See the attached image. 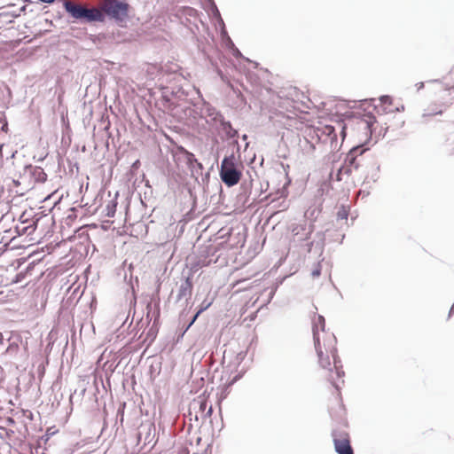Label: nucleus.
I'll list each match as a JSON object with an SVG mask.
<instances>
[{
  "label": "nucleus",
  "mask_w": 454,
  "mask_h": 454,
  "mask_svg": "<svg viewBox=\"0 0 454 454\" xmlns=\"http://www.w3.org/2000/svg\"><path fill=\"white\" fill-rule=\"evenodd\" d=\"M313 339L317 363L322 369L326 370V378L333 383L340 401V406L344 410L340 391L335 382L336 379H340L344 375L337 355V339L333 333L325 330V318L320 315L316 316L313 319Z\"/></svg>",
  "instance_id": "nucleus-1"
},
{
  "label": "nucleus",
  "mask_w": 454,
  "mask_h": 454,
  "mask_svg": "<svg viewBox=\"0 0 454 454\" xmlns=\"http://www.w3.org/2000/svg\"><path fill=\"white\" fill-rule=\"evenodd\" d=\"M454 102V84L437 83L432 101L433 114H441Z\"/></svg>",
  "instance_id": "nucleus-2"
},
{
  "label": "nucleus",
  "mask_w": 454,
  "mask_h": 454,
  "mask_svg": "<svg viewBox=\"0 0 454 454\" xmlns=\"http://www.w3.org/2000/svg\"><path fill=\"white\" fill-rule=\"evenodd\" d=\"M241 163L234 154L224 157L220 168V176L227 186L237 184L242 176Z\"/></svg>",
  "instance_id": "nucleus-3"
},
{
  "label": "nucleus",
  "mask_w": 454,
  "mask_h": 454,
  "mask_svg": "<svg viewBox=\"0 0 454 454\" xmlns=\"http://www.w3.org/2000/svg\"><path fill=\"white\" fill-rule=\"evenodd\" d=\"M332 436L335 451L338 454H354L350 436L346 429L336 428L333 431Z\"/></svg>",
  "instance_id": "nucleus-4"
},
{
  "label": "nucleus",
  "mask_w": 454,
  "mask_h": 454,
  "mask_svg": "<svg viewBox=\"0 0 454 454\" xmlns=\"http://www.w3.org/2000/svg\"><path fill=\"white\" fill-rule=\"evenodd\" d=\"M101 8L102 12L115 20H122L128 16L129 4L118 0H104Z\"/></svg>",
  "instance_id": "nucleus-5"
},
{
  "label": "nucleus",
  "mask_w": 454,
  "mask_h": 454,
  "mask_svg": "<svg viewBox=\"0 0 454 454\" xmlns=\"http://www.w3.org/2000/svg\"><path fill=\"white\" fill-rule=\"evenodd\" d=\"M321 135L327 137L332 144L337 143V132L342 137V140L346 136V126L342 120H331V123L325 124L317 128Z\"/></svg>",
  "instance_id": "nucleus-6"
},
{
  "label": "nucleus",
  "mask_w": 454,
  "mask_h": 454,
  "mask_svg": "<svg viewBox=\"0 0 454 454\" xmlns=\"http://www.w3.org/2000/svg\"><path fill=\"white\" fill-rule=\"evenodd\" d=\"M207 398L208 396L206 394H202L198 395L196 398L192 400L190 404V409L195 411L196 419H198V414L203 417H210L213 413L212 406L207 408Z\"/></svg>",
  "instance_id": "nucleus-7"
},
{
  "label": "nucleus",
  "mask_w": 454,
  "mask_h": 454,
  "mask_svg": "<svg viewBox=\"0 0 454 454\" xmlns=\"http://www.w3.org/2000/svg\"><path fill=\"white\" fill-rule=\"evenodd\" d=\"M217 249L213 246H207L205 250L200 254L199 260L196 264L192 266V269L197 270L200 268L207 267L213 262L212 259H209L210 256H214L216 253ZM216 260L214 261L215 262Z\"/></svg>",
  "instance_id": "nucleus-8"
},
{
  "label": "nucleus",
  "mask_w": 454,
  "mask_h": 454,
  "mask_svg": "<svg viewBox=\"0 0 454 454\" xmlns=\"http://www.w3.org/2000/svg\"><path fill=\"white\" fill-rule=\"evenodd\" d=\"M18 15L13 14L11 12H0V34L4 31L10 30L15 27V19Z\"/></svg>",
  "instance_id": "nucleus-9"
},
{
  "label": "nucleus",
  "mask_w": 454,
  "mask_h": 454,
  "mask_svg": "<svg viewBox=\"0 0 454 454\" xmlns=\"http://www.w3.org/2000/svg\"><path fill=\"white\" fill-rule=\"evenodd\" d=\"M82 20H84L88 22L102 21L104 20V15L102 11L98 8H86L84 6Z\"/></svg>",
  "instance_id": "nucleus-10"
},
{
  "label": "nucleus",
  "mask_w": 454,
  "mask_h": 454,
  "mask_svg": "<svg viewBox=\"0 0 454 454\" xmlns=\"http://www.w3.org/2000/svg\"><path fill=\"white\" fill-rule=\"evenodd\" d=\"M316 152V145L313 142L304 137L300 143V153L305 159H311L314 157Z\"/></svg>",
  "instance_id": "nucleus-11"
},
{
  "label": "nucleus",
  "mask_w": 454,
  "mask_h": 454,
  "mask_svg": "<svg viewBox=\"0 0 454 454\" xmlns=\"http://www.w3.org/2000/svg\"><path fill=\"white\" fill-rule=\"evenodd\" d=\"M66 11L74 19L82 20V11L84 6L82 4H74L71 1H67L64 4Z\"/></svg>",
  "instance_id": "nucleus-12"
},
{
  "label": "nucleus",
  "mask_w": 454,
  "mask_h": 454,
  "mask_svg": "<svg viewBox=\"0 0 454 454\" xmlns=\"http://www.w3.org/2000/svg\"><path fill=\"white\" fill-rule=\"evenodd\" d=\"M364 153V150L360 149L358 147L353 148L348 154L345 162L352 167L354 169H357L359 168V162H357L356 158L358 155H362Z\"/></svg>",
  "instance_id": "nucleus-13"
},
{
  "label": "nucleus",
  "mask_w": 454,
  "mask_h": 454,
  "mask_svg": "<svg viewBox=\"0 0 454 454\" xmlns=\"http://www.w3.org/2000/svg\"><path fill=\"white\" fill-rule=\"evenodd\" d=\"M192 286H193L192 280L189 278H187L185 282L182 284L180 286L178 294L179 298L191 296L192 293Z\"/></svg>",
  "instance_id": "nucleus-14"
},
{
  "label": "nucleus",
  "mask_w": 454,
  "mask_h": 454,
  "mask_svg": "<svg viewBox=\"0 0 454 454\" xmlns=\"http://www.w3.org/2000/svg\"><path fill=\"white\" fill-rule=\"evenodd\" d=\"M352 167L345 162V164L338 170L337 180L341 181L344 176H349L352 173Z\"/></svg>",
  "instance_id": "nucleus-15"
},
{
  "label": "nucleus",
  "mask_w": 454,
  "mask_h": 454,
  "mask_svg": "<svg viewBox=\"0 0 454 454\" xmlns=\"http://www.w3.org/2000/svg\"><path fill=\"white\" fill-rule=\"evenodd\" d=\"M179 151L184 154V156L186 160V162L190 166H192L193 163H198L197 159L195 158V155L193 153L188 152L186 149H184L183 147H180Z\"/></svg>",
  "instance_id": "nucleus-16"
},
{
  "label": "nucleus",
  "mask_w": 454,
  "mask_h": 454,
  "mask_svg": "<svg viewBox=\"0 0 454 454\" xmlns=\"http://www.w3.org/2000/svg\"><path fill=\"white\" fill-rule=\"evenodd\" d=\"M210 303L207 304L206 306H203L201 307L199 311L196 313V315L193 317L192 322L190 323V325H192L195 320L197 319V317H199V315L203 312L205 309H207L208 307H209Z\"/></svg>",
  "instance_id": "nucleus-17"
},
{
  "label": "nucleus",
  "mask_w": 454,
  "mask_h": 454,
  "mask_svg": "<svg viewBox=\"0 0 454 454\" xmlns=\"http://www.w3.org/2000/svg\"><path fill=\"white\" fill-rule=\"evenodd\" d=\"M114 211H115V205L113 206V208L111 210L108 211V213L106 214L107 216H114Z\"/></svg>",
  "instance_id": "nucleus-18"
},
{
  "label": "nucleus",
  "mask_w": 454,
  "mask_h": 454,
  "mask_svg": "<svg viewBox=\"0 0 454 454\" xmlns=\"http://www.w3.org/2000/svg\"><path fill=\"white\" fill-rule=\"evenodd\" d=\"M39 176H42V180L44 181L46 179V174L42 170L39 169Z\"/></svg>",
  "instance_id": "nucleus-19"
},
{
  "label": "nucleus",
  "mask_w": 454,
  "mask_h": 454,
  "mask_svg": "<svg viewBox=\"0 0 454 454\" xmlns=\"http://www.w3.org/2000/svg\"><path fill=\"white\" fill-rule=\"evenodd\" d=\"M319 275H320V270H317L313 271V276L314 277H318Z\"/></svg>",
  "instance_id": "nucleus-20"
},
{
  "label": "nucleus",
  "mask_w": 454,
  "mask_h": 454,
  "mask_svg": "<svg viewBox=\"0 0 454 454\" xmlns=\"http://www.w3.org/2000/svg\"><path fill=\"white\" fill-rule=\"evenodd\" d=\"M41 2H43V3H46V4H51L53 3L55 0H40Z\"/></svg>",
  "instance_id": "nucleus-21"
},
{
  "label": "nucleus",
  "mask_w": 454,
  "mask_h": 454,
  "mask_svg": "<svg viewBox=\"0 0 454 454\" xmlns=\"http://www.w3.org/2000/svg\"><path fill=\"white\" fill-rule=\"evenodd\" d=\"M451 132L454 133V121L451 123Z\"/></svg>",
  "instance_id": "nucleus-22"
}]
</instances>
